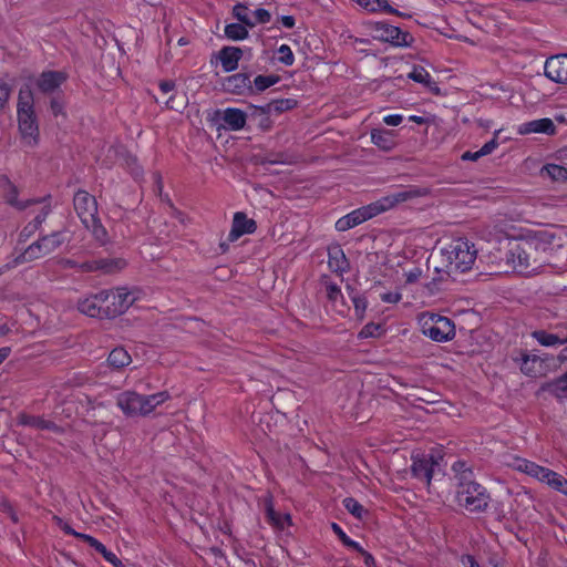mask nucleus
<instances>
[{
	"instance_id": "nucleus-1",
	"label": "nucleus",
	"mask_w": 567,
	"mask_h": 567,
	"mask_svg": "<svg viewBox=\"0 0 567 567\" xmlns=\"http://www.w3.org/2000/svg\"><path fill=\"white\" fill-rule=\"evenodd\" d=\"M551 235L506 239V264L520 274H535L548 262Z\"/></svg>"
},
{
	"instance_id": "nucleus-2",
	"label": "nucleus",
	"mask_w": 567,
	"mask_h": 567,
	"mask_svg": "<svg viewBox=\"0 0 567 567\" xmlns=\"http://www.w3.org/2000/svg\"><path fill=\"white\" fill-rule=\"evenodd\" d=\"M476 257L477 249L473 243L466 238H455L441 248L439 261L433 259L434 270L440 275L439 279L453 277L472 269Z\"/></svg>"
},
{
	"instance_id": "nucleus-3",
	"label": "nucleus",
	"mask_w": 567,
	"mask_h": 567,
	"mask_svg": "<svg viewBox=\"0 0 567 567\" xmlns=\"http://www.w3.org/2000/svg\"><path fill=\"white\" fill-rule=\"evenodd\" d=\"M453 468L458 473L455 497L458 506L468 512L486 509L489 503V495L486 488L474 480L472 471L465 468V463L456 462Z\"/></svg>"
},
{
	"instance_id": "nucleus-4",
	"label": "nucleus",
	"mask_w": 567,
	"mask_h": 567,
	"mask_svg": "<svg viewBox=\"0 0 567 567\" xmlns=\"http://www.w3.org/2000/svg\"><path fill=\"white\" fill-rule=\"evenodd\" d=\"M168 398L167 392L143 395L134 391H125L117 395L116 404L126 416H144L167 401Z\"/></svg>"
},
{
	"instance_id": "nucleus-5",
	"label": "nucleus",
	"mask_w": 567,
	"mask_h": 567,
	"mask_svg": "<svg viewBox=\"0 0 567 567\" xmlns=\"http://www.w3.org/2000/svg\"><path fill=\"white\" fill-rule=\"evenodd\" d=\"M430 194V189L425 187L411 186L398 192L388 194L380 199L367 205L371 217H374L381 213L390 210L399 204L409 202L413 198L424 197Z\"/></svg>"
},
{
	"instance_id": "nucleus-6",
	"label": "nucleus",
	"mask_w": 567,
	"mask_h": 567,
	"mask_svg": "<svg viewBox=\"0 0 567 567\" xmlns=\"http://www.w3.org/2000/svg\"><path fill=\"white\" fill-rule=\"evenodd\" d=\"M422 333L436 342H446L455 336L451 319L435 313H424L420 318Z\"/></svg>"
},
{
	"instance_id": "nucleus-7",
	"label": "nucleus",
	"mask_w": 567,
	"mask_h": 567,
	"mask_svg": "<svg viewBox=\"0 0 567 567\" xmlns=\"http://www.w3.org/2000/svg\"><path fill=\"white\" fill-rule=\"evenodd\" d=\"M100 299L104 306L105 318H114L125 312L135 301L131 291L126 288H116L115 290L101 291Z\"/></svg>"
},
{
	"instance_id": "nucleus-8",
	"label": "nucleus",
	"mask_w": 567,
	"mask_h": 567,
	"mask_svg": "<svg viewBox=\"0 0 567 567\" xmlns=\"http://www.w3.org/2000/svg\"><path fill=\"white\" fill-rule=\"evenodd\" d=\"M368 29L373 39L389 42L395 47H410L413 40L410 33L403 32L398 27L386 22L369 23Z\"/></svg>"
},
{
	"instance_id": "nucleus-9",
	"label": "nucleus",
	"mask_w": 567,
	"mask_h": 567,
	"mask_svg": "<svg viewBox=\"0 0 567 567\" xmlns=\"http://www.w3.org/2000/svg\"><path fill=\"white\" fill-rule=\"evenodd\" d=\"M74 209L82 224H87L97 217L95 198L85 190H78L73 198Z\"/></svg>"
},
{
	"instance_id": "nucleus-10",
	"label": "nucleus",
	"mask_w": 567,
	"mask_h": 567,
	"mask_svg": "<svg viewBox=\"0 0 567 567\" xmlns=\"http://www.w3.org/2000/svg\"><path fill=\"white\" fill-rule=\"evenodd\" d=\"M544 73L551 82L567 85V54L548 58L544 64Z\"/></svg>"
},
{
	"instance_id": "nucleus-11",
	"label": "nucleus",
	"mask_w": 567,
	"mask_h": 567,
	"mask_svg": "<svg viewBox=\"0 0 567 567\" xmlns=\"http://www.w3.org/2000/svg\"><path fill=\"white\" fill-rule=\"evenodd\" d=\"M18 127L25 145L34 147L39 142V125L35 114L17 115Z\"/></svg>"
},
{
	"instance_id": "nucleus-12",
	"label": "nucleus",
	"mask_w": 567,
	"mask_h": 567,
	"mask_svg": "<svg viewBox=\"0 0 567 567\" xmlns=\"http://www.w3.org/2000/svg\"><path fill=\"white\" fill-rule=\"evenodd\" d=\"M436 466H439L437 461L432 455H429L413 458L411 470L414 477L430 486Z\"/></svg>"
},
{
	"instance_id": "nucleus-13",
	"label": "nucleus",
	"mask_w": 567,
	"mask_h": 567,
	"mask_svg": "<svg viewBox=\"0 0 567 567\" xmlns=\"http://www.w3.org/2000/svg\"><path fill=\"white\" fill-rule=\"evenodd\" d=\"M224 87L227 92L237 95L254 93L250 78L246 73H237L226 78L224 81Z\"/></svg>"
},
{
	"instance_id": "nucleus-14",
	"label": "nucleus",
	"mask_w": 567,
	"mask_h": 567,
	"mask_svg": "<svg viewBox=\"0 0 567 567\" xmlns=\"http://www.w3.org/2000/svg\"><path fill=\"white\" fill-rule=\"evenodd\" d=\"M372 218L367 206L352 210L348 215L339 218L336 223L338 231L349 230L363 221Z\"/></svg>"
},
{
	"instance_id": "nucleus-15",
	"label": "nucleus",
	"mask_w": 567,
	"mask_h": 567,
	"mask_svg": "<svg viewBox=\"0 0 567 567\" xmlns=\"http://www.w3.org/2000/svg\"><path fill=\"white\" fill-rule=\"evenodd\" d=\"M104 306L102 300L100 299V292L96 295H92L80 299L78 301V309L81 313L86 315L92 318H104Z\"/></svg>"
},
{
	"instance_id": "nucleus-16",
	"label": "nucleus",
	"mask_w": 567,
	"mask_h": 567,
	"mask_svg": "<svg viewBox=\"0 0 567 567\" xmlns=\"http://www.w3.org/2000/svg\"><path fill=\"white\" fill-rule=\"evenodd\" d=\"M220 118L225 128L239 131L246 125L247 115L239 109L228 107L220 113Z\"/></svg>"
},
{
	"instance_id": "nucleus-17",
	"label": "nucleus",
	"mask_w": 567,
	"mask_h": 567,
	"mask_svg": "<svg viewBox=\"0 0 567 567\" xmlns=\"http://www.w3.org/2000/svg\"><path fill=\"white\" fill-rule=\"evenodd\" d=\"M256 229V223L247 218L244 213H236L233 220V227L229 234L230 240H236L245 234H251Z\"/></svg>"
},
{
	"instance_id": "nucleus-18",
	"label": "nucleus",
	"mask_w": 567,
	"mask_h": 567,
	"mask_svg": "<svg viewBox=\"0 0 567 567\" xmlns=\"http://www.w3.org/2000/svg\"><path fill=\"white\" fill-rule=\"evenodd\" d=\"M555 131H556V126H555L554 122L548 117L523 123L518 127V132L520 134L544 133V134L553 135V134H555Z\"/></svg>"
},
{
	"instance_id": "nucleus-19",
	"label": "nucleus",
	"mask_w": 567,
	"mask_h": 567,
	"mask_svg": "<svg viewBox=\"0 0 567 567\" xmlns=\"http://www.w3.org/2000/svg\"><path fill=\"white\" fill-rule=\"evenodd\" d=\"M125 265L126 262L123 259H101L83 262L79 267L83 271L104 270L105 272H113L123 269Z\"/></svg>"
},
{
	"instance_id": "nucleus-20",
	"label": "nucleus",
	"mask_w": 567,
	"mask_h": 567,
	"mask_svg": "<svg viewBox=\"0 0 567 567\" xmlns=\"http://www.w3.org/2000/svg\"><path fill=\"white\" fill-rule=\"evenodd\" d=\"M328 265L332 271L339 275L348 271L349 262L340 246H332L328 249Z\"/></svg>"
},
{
	"instance_id": "nucleus-21",
	"label": "nucleus",
	"mask_w": 567,
	"mask_h": 567,
	"mask_svg": "<svg viewBox=\"0 0 567 567\" xmlns=\"http://www.w3.org/2000/svg\"><path fill=\"white\" fill-rule=\"evenodd\" d=\"M35 114L34 96L30 85H23L18 93L17 115Z\"/></svg>"
},
{
	"instance_id": "nucleus-22",
	"label": "nucleus",
	"mask_w": 567,
	"mask_h": 567,
	"mask_svg": "<svg viewBox=\"0 0 567 567\" xmlns=\"http://www.w3.org/2000/svg\"><path fill=\"white\" fill-rule=\"evenodd\" d=\"M243 51L236 47H226L219 52V60L225 72H231L237 69Z\"/></svg>"
},
{
	"instance_id": "nucleus-23",
	"label": "nucleus",
	"mask_w": 567,
	"mask_h": 567,
	"mask_svg": "<svg viewBox=\"0 0 567 567\" xmlns=\"http://www.w3.org/2000/svg\"><path fill=\"white\" fill-rule=\"evenodd\" d=\"M532 472H533L530 475L532 477L548 485L549 487H551L555 491L561 484L563 476L547 467H544V466H540L537 464L536 468H534Z\"/></svg>"
},
{
	"instance_id": "nucleus-24",
	"label": "nucleus",
	"mask_w": 567,
	"mask_h": 567,
	"mask_svg": "<svg viewBox=\"0 0 567 567\" xmlns=\"http://www.w3.org/2000/svg\"><path fill=\"white\" fill-rule=\"evenodd\" d=\"M65 80V76L61 72L55 71H48L43 72L39 80H38V86L39 89L44 92L49 93L58 89L63 81Z\"/></svg>"
},
{
	"instance_id": "nucleus-25",
	"label": "nucleus",
	"mask_w": 567,
	"mask_h": 567,
	"mask_svg": "<svg viewBox=\"0 0 567 567\" xmlns=\"http://www.w3.org/2000/svg\"><path fill=\"white\" fill-rule=\"evenodd\" d=\"M20 424L37 430H48L54 433H60L61 427L52 421L45 420L41 416L23 414L20 416Z\"/></svg>"
},
{
	"instance_id": "nucleus-26",
	"label": "nucleus",
	"mask_w": 567,
	"mask_h": 567,
	"mask_svg": "<svg viewBox=\"0 0 567 567\" xmlns=\"http://www.w3.org/2000/svg\"><path fill=\"white\" fill-rule=\"evenodd\" d=\"M371 141L375 146L384 152L392 151L396 145L394 132L388 130H372Z\"/></svg>"
},
{
	"instance_id": "nucleus-27",
	"label": "nucleus",
	"mask_w": 567,
	"mask_h": 567,
	"mask_svg": "<svg viewBox=\"0 0 567 567\" xmlns=\"http://www.w3.org/2000/svg\"><path fill=\"white\" fill-rule=\"evenodd\" d=\"M408 78L425 85L431 92L439 93L440 89L435 81H433L431 74L423 66H413L412 71L408 74Z\"/></svg>"
},
{
	"instance_id": "nucleus-28",
	"label": "nucleus",
	"mask_w": 567,
	"mask_h": 567,
	"mask_svg": "<svg viewBox=\"0 0 567 567\" xmlns=\"http://www.w3.org/2000/svg\"><path fill=\"white\" fill-rule=\"evenodd\" d=\"M81 539L85 540L91 547L99 551L114 567H123L122 561L116 557V555L107 550L106 547L96 538L90 535H81Z\"/></svg>"
},
{
	"instance_id": "nucleus-29",
	"label": "nucleus",
	"mask_w": 567,
	"mask_h": 567,
	"mask_svg": "<svg viewBox=\"0 0 567 567\" xmlns=\"http://www.w3.org/2000/svg\"><path fill=\"white\" fill-rule=\"evenodd\" d=\"M266 515L268 522L278 529H285L291 525V518L288 514H279L275 511L271 499L266 502Z\"/></svg>"
},
{
	"instance_id": "nucleus-30",
	"label": "nucleus",
	"mask_w": 567,
	"mask_h": 567,
	"mask_svg": "<svg viewBox=\"0 0 567 567\" xmlns=\"http://www.w3.org/2000/svg\"><path fill=\"white\" fill-rule=\"evenodd\" d=\"M543 390L549 392L558 400H567V372L543 385Z\"/></svg>"
},
{
	"instance_id": "nucleus-31",
	"label": "nucleus",
	"mask_w": 567,
	"mask_h": 567,
	"mask_svg": "<svg viewBox=\"0 0 567 567\" xmlns=\"http://www.w3.org/2000/svg\"><path fill=\"white\" fill-rule=\"evenodd\" d=\"M540 176L553 182L565 183L567 181V168L558 164H547L542 167Z\"/></svg>"
},
{
	"instance_id": "nucleus-32",
	"label": "nucleus",
	"mask_w": 567,
	"mask_h": 567,
	"mask_svg": "<svg viewBox=\"0 0 567 567\" xmlns=\"http://www.w3.org/2000/svg\"><path fill=\"white\" fill-rule=\"evenodd\" d=\"M359 6L364 8L370 12L384 11L390 14L403 16L391 6H389L388 0H354Z\"/></svg>"
},
{
	"instance_id": "nucleus-33",
	"label": "nucleus",
	"mask_w": 567,
	"mask_h": 567,
	"mask_svg": "<svg viewBox=\"0 0 567 567\" xmlns=\"http://www.w3.org/2000/svg\"><path fill=\"white\" fill-rule=\"evenodd\" d=\"M107 361L112 367L120 369L128 365L132 359L125 349L115 348L111 351Z\"/></svg>"
},
{
	"instance_id": "nucleus-34",
	"label": "nucleus",
	"mask_w": 567,
	"mask_h": 567,
	"mask_svg": "<svg viewBox=\"0 0 567 567\" xmlns=\"http://www.w3.org/2000/svg\"><path fill=\"white\" fill-rule=\"evenodd\" d=\"M66 239V234L64 231H55L41 238L43 247L47 248L45 250L50 254L65 243Z\"/></svg>"
},
{
	"instance_id": "nucleus-35",
	"label": "nucleus",
	"mask_w": 567,
	"mask_h": 567,
	"mask_svg": "<svg viewBox=\"0 0 567 567\" xmlns=\"http://www.w3.org/2000/svg\"><path fill=\"white\" fill-rule=\"evenodd\" d=\"M533 337L544 347H555L567 343V338L563 340L558 338V336L544 330L534 331Z\"/></svg>"
},
{
	"instance_id": "nucleus-36",
	"label": "nucleus",
	"mask_w": 567,
	"mask_h": 567,
	"mask_svg": "<svg viewBox=\"0 0 567 567\" xmlns=\"http://www.w3.org/2000/svg\"><path fill=\"white\" fill-rule=\"evenodd\" d=\"M225 34L230 40H244L248 37L247 25L241 23H230L225 27Z\"/></svg>"
},
{
	"instance_id": "nucleus-37",
	"label": "nucleus",
	"mask_w": 567,
	"mask_h": 567,
	"mask_svg": "<svg viewBox=\"0 0 567 567\" xmlns=\"http://www.w3.org/2000/svg\"><path fill=\"white\" fill-rule=\"evenodd\" d=\"M508 466L513 467L516 471L525 473L527 475H532V471L536 468V463L528 461L526 458H522L518 456H513L511 461L506 463Z\"/></svg>"
},
{
	"instance_id": "nucleus-38",
	"label": "nucleus",
	"mask_w": 567,
	"mask_h": 567,
	"mask_svg": "<svg viewBox=\"0 0 567 567\" xmlns=\"http://www.w3.org/2000/svg\"><path fill=\"white\" fill-rule=\"evenodd\" d=\"M83 225L86 229H89L92 233L93 237L97 241L104 244L107 240L106 229L103 227L97 217L93 218L92 221Z\"/></svg>"
},
{
	"instance_id": "nucleus-39",
	"label": "nucleus",
	"mask_w": 567,
	"mask_h": 567,
	"mask_svg": "<svg viewBox=\"0 0 567 567\" xmlns=\"http://www.w3.org/2000/svg\"><path fill=\"white\" fill-rule=\"evenodd\" d=\"M279 76L278 75H258L254 80L252 89L255 92H262L267 90L268 87L275 85L278 83Z\"/></svg>"
},
{
	"instance_id": "nucleus-40",
	"label": "nucleus",
	"mask_w": 567,
	"mask_h": 567,
	"mask_svg": "<svg viewBox=\"0 0 567 567\" xmlns=\"http://www.w3.org/2000/svg\"><path fill=\"white\" fill-rule=\"evenodd\" d=\"M234 16L237 20H239L243 24L252 28L256 25V21H252V16L250 14L248 8L244 4H237L234 7Z\"/></svg>"
},
{
	"instance_id": "nucleus-41",
	"label": "nucleus",
	"mask_w": 567,
	"mask_h": 567,
	"mask_svg": "<svg viewBox=\"0 0 567 567\" xmlns=\"http://www.w3.org/2000/svg\"><path fill=\"white\" fill-rule=\"evenodd\" d=\"M343 505L349 513H351L354 517L362 519L367 514L364 507L354 498L348 497L343 501Z\"/></svg>"
},
{
	"instance_id": "nucleus-42",
	"label": "nucleus",
	"mask_w": 567,
	"mask_h": 567,
	"mask_svg": "<svg viewBox=\"0 0 567 567\" xmlns=\"http://www.w3.org/2000/svg\"><path fill=\"white\" fill-rule=\"evenodd\" d=\"M331 528L334 532V534L340 538V540L343 543V545L354 549V550H362V547L359 543L352 540L347 536V534L343 532V529L336 523L331 524Z\"/></svg>"
},
{
	"instance_id": "nucleus-43",
	"label": "nucleus",
	"mask_w": 567,
	"mask_h": 567,
	"mask_svg": "<svg viewBox=\"0 0 567 567\" xmlns=\"http://www.w3.org/2000/svg\"><path fill=\"white\" fill-rule=\"evenodd\" d=\"M277 54H278V61L280 63H282L287 66H290L293 64L295 55L289 45L281 44L277 50Z\"/></svg>"
},
{
	"instance_id": "nucleus-44",
	"label": "nucleus",
	"mask_w": 567,
	"mask_h": 567,
	"mask_svg": "<svg viewBox=\"0 0 567 567\" xmlns=\"http://www.w3.org/2000/svg\"><path fill=\"white\" fill-rule=\"evenodd\" d=\"M538 362V358L532 354H523L520 370L527 375H535L536 370L534 365Z\"/></svg>"
},
{
	"instance_id": "nucleus-45",
	"label": "nucleus",
	"mask_w": 567,
	"mask_h": 567,
	"mask_svg": "<svg viewBox=\"0 0 567 567\" xmlns=\"http://www.w3.org/2000/svg\"><path fill=\"white\" fill-rule=\"evenodd\" d=\"M11 94V86L7 81L0 79V112L6 107Z\"/></svg>"
},
{
	"instance_id": "nucleus-46",
	"label": "nucleus",
	"mask_w": 567,
	"mask_h": 567,
	"mask_svg": "<svg viewBox=\"0 0 567 567\" xmlns=\"http://www.w3.org/2000/svg\"><path fill=\"white\" fill-rule=\"evenodd\" d=\"M40 248L35 243L31 244L20 256L22 261H32L34 259L41 258Z\"/></svg>"
},
{
	"instance_id": "nucleus-47",
	"label": "nucleus",
	"mask_w": 567,
	"mask_h": 567,
	"mask_svg": "<svg viewBox=\"0 0 567 567\" xmlns=\"http://www.w3.org/2000/svg\"><path fill=\"white\" fill-rule=\"evenodd\" d=\"M381 334V326L375 323L365 324L359 333L360 338H373Z\"/></svg>"
},
{
	"instance_id": "nucleus-48",
	"label": "nucleus",
	"mask_w": 567,
	"mask_h": 567,
	"mask_svg": "<svg viewBox=\"0 0 567 567\" xmlns=\"http://www.w3.org/2000/svg\"><path fill=\"white\" fill-rule=\"evenodd\" d=\"M423 275L421 267L414 266L408 270H404L405 284H415L420 280Z\"/></svg>"
},
{
	"instance_id": "nucleus-49",
	"label": "nucleus",
	"mask_w": 567,
	"mask_h": 567,
	"mask_svg": "<svg viewBox=\"0 0 567 567\" xmlns=\"http://www.w3.org/2000/svg\"><path fill=\"white\" fill-rule=\"evenodd\" d=\"M326 295L327 298L332 302H336L339 298H342L340 287L333 282H326Z\"/></svg>"
},
{
	"instance_id": "nucleus-50",
	"label": "nucleus",
	"mask_w": 567,
	"mask_h": 567,
	"mask_svg": "<svg viewBox=\"0 0 567 567\" xmlns=\"http://www.w3.org/2000/svg\"><path fill=\"white\" fill-rule=\"evenodd\" d=\"M252 21H256L257 23H267L270 21L271 14L266 9H257L251 12Z\"/></svg>"
},
{
	"instance_id": "nucleus-51",
	"label": "nucleus",
	"mask_w": 567,
	"mask_h": 567,
	"mask_svg": "<svg viewBox=\"0 0 567 567\" xmlns=\"http://www.w3.org/2000/svg\"><path fill=\"white\" fill-rule=\"evenodd\" d=\"M498 131L495 132V136L494 138H492L491 141H488L487 143H485L480 150V154L481 156H485V155H488L491 154L497 146H498V142H497V135H498Z\"/></svg>"
},
{
	"instance_id": "nucleus-52",
	"label": "nucleus",
	"mask_w": 567,
	"mask_h": 567,
	"mask_svg": "<svg viewBox=\"0 0 567 567\" xmlns=\"http://www.w3.org/2000/svg\"><path fill=\"white\" fill-rule=\"evenodd\" d=\"M380 298L383 302L398 303L402 299V295L398 291L384 292L380 295Z\"/></svg>"
},
{
	"instance_id": "nucleus-53",
	"label": "nucleus",
	"mask_w": 567,
	"mask_h": 567,
	"mask_svg": "<svg viewBox=\"0 0 567 567\" xmlns=\"http://www.w3.org/2000/svg\"><path fill=\"white\" fill-rule=\"evenodd\" d=\"M402 121L403 116L401 114H390L383 117V122L389 126H398Z\"/></svg>"
},
{
	"instance_id": "nucleus-54",
	"label": "nucleus",
	"mask_w": 567,
	"mask_h": 567,
	"mask_svg": "<svg viewBox=\"0 0 567 567\" xmlns=\"http://www.w3.org/2000/svg\"><path fill=\"white\" fill-rule=\"evenodd\" d=\"M353 303H354L355 312L359 316H362L363 312L367 309V301H365V299L364 298H360V297H355V298H353Z\"/></svg>"
},
{
	"instance_id": "nucleus-55",
	"label": "nucleus",
	"mask_w": 567,
	"mask_h": 567,
	"mask_svg": "<svg viewBox=\"0 0 567 567\" xmlns=\"http://www.w3.org/2000/svg\"><path fill=\"white\" fill-rule=\"evenodd\" d=\"M293 106V102L291 100H281V101H276L274 103V109L276 111H285V110H289Z\"/></svg>"
},
{
	"instance_id": "nucleus-56",
	"label": "nucleus",
	"mask_w": 567,
	"mask_h": 567,
	"mask_svg": "<svg viewBox=\"0 0 567 567\" xmlns=\"http://www.w3.org/2000/svg\"><path fill=\"white\" fill-rule=\"evenodd\" d=\"M54 519L56 520L58 525L69 535H73L78 538H81V533H76L75 530H73L68 524H64L63 520L59 517H54Z\"/></svg>"
},
{
	"instance_id": "nucleus-57",
	"label": "nucleus",
	"mask_w": 567,
	"mask_h": 567,
	"mask_svg": "<svg viewBox=\"0 0 567 567\" xmlns=\"http://www.w3.org/2000/svg\"><path fill=\"white\" fill-rule=\"evenodd\" d=\"M357 551L362 555L364 565L367 567H375V560H374L373 556L370 553H368L363 548H362V550H357Z\"/></svg>"
},
{
	"instance_id": "nucleus-58",
	"label": "nucleus",
	"mask_w": 567,
	"mask_h": 567,
	"mask_svg": "<svg viewBox=\"0 0 567 567\" xmlns=\"http://www.w3.org/2000/svg\"><path fill=\"white\" fill-rule=\"evenodd\" d=\"M461 563L464 567H480L475 558L471 555H464L461 558Z\"/></svg>"
},
{
	"instance_id": "nucleus-59",
	"label": "nucleus",
	"mask_w": 567,
	"mask_h": 567,
	"mask_svg": "<svg viewBox=\"0 0 567 567\" xmlns=\"http://www.w3.org/2000/svg\"><path fill=\"white\" fill-rule=\"evenodd\" d=\"M50 106L54 116L63 114V104L60 101L53 99Z\"/></svg>"
},
{
	"instance_id": "nucleus-60",
	"label": "nucleus",
	"mask_w": 567,
	"mask_h": 567,
	"mask_svg": "<svg viewBox=\"0 0 567 567\" xmlns=\"http://www.w3.org/2000/svg\"><path fill=\"white\" fill-rule=\"evenodd\" d=\"M478 154H480V152H478V151H476V152H470V151H467V152L463 153V155H462V159H463V161H477L478 158H481V157H482V156H481V155H478Z\"/></svg>"
},
{
	"instance_id": "nucleus-61",
	"label": "nucleus",
	"mask_w": 567,
	"mask_h": 567,
	"mask_svg": "<svg viewBox=\"0 0 567 567\" xmlns=\"http://www.w3.org/2000/svg\"><path fill=\"white\" fill-rule=\"evenodd\" d=\"M280 20L285 28L291 29L295 27V18L292 16H282Z\"/></svg>"
},
{
	"instance_id": "nucleus-62",
	"label": "nucleus",
	"mask_w": 567,
	"mask_h": 567,
	"mask_svg": "<svg viewBox=\"0 0 567 567\" xmlns=\"http://www.w3.org/2000/svg\"><path fill=\"white\" fill-rule=\"evenodd\" d=\"M159 89L163 93L167 94L174 89V83L171 81H164L159 84Z\"/></svg>"
},
{
	"instance_id": "nucleus-63",
	"label": "nucleus",
	"mask_w": 567,
	"mask_h": 567,
	"mask_svg": "<svg viewBox=\"0 0 567 567\" xmlns=\"http://www.w3.org/2000/svg\"><path fill=\"white\" fill-rule=\"evenodd\" d=\"M557 492H560L561 494L566 495L567 496V480L563 477L561 480V484L559 487H557L556 489Z\"/></svg>"
},
{
	"instance_id": "nucleus-64",
	"label": "nucleus",
	"mask_w": 567,
	"mask_h": 567,
	"mask_svg": "<svg viewBox=\"0 0 567 567\" xmlns=\"http://www.w3.org/2000/svg\"><path fill=\"white\" fill-rule=\"evenodd\" d=\"M558 360H559V362H561V363L567 361V347H566V348H564V349L560 351V353H559V355H558Z\"/></svg>"
}]
</instances>
